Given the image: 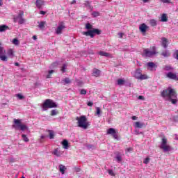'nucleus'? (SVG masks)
Segmentation results:
<instances>
[{
	"instance_id": "1",
	"label": "nucleus",
	"mask_w": 178,
	"mask_h": 178,
	"mask_svg": "<svg viewBox=\"0 0 178 178\" xmlns=\"http://www.w3.org/2000/svg\"><path fill=\"white\" fill-rule=\"evenodd\" d=\"M161 95L163 98H168L169 102H171L172 105H176L178 102L177 92H176V90L172 88V87H168L163 90Z\"/></svg>"
},
{
	"instance_id": "2",
	"label": "nucleus",
	"mask_w": 178,
	"mask_h": 178,
	"mask_svg": "<svg viewBox=\"0 0 178 178\" xmlns=\"http://www.w3.org/2000/svg\"><path fill=\"white\" fill-rule=\"evenodd\" d=\"M76 120H77L78 127L83 129V130H87L91 124L87 120L86 115H81L80 117H76Z\"/></svg>"
},
{
	"instance_id": "3",
	"label": "nucleus",
	"mask_w": 178,
	"mask_h": 178,
	"mask_svg": "<svg viewBox=\"0 0 178 178\" xmlns=\"http://www.w3.org/2000/svg\"><path fill=\"white\" fill-rule=\"evenodd\" d=\"M13 127L15 129V130H22V131H24V130H29V127L27 125L22 123V120L20 119H13Z\"/></svg>"
},
{
	"instance_id": "4",
	"label": "nucleus",
	"mask_w": 178,
	"mask_h": 178,
	"mask_svg": "<svg viewBox=\"0 0 178 178\" xmlns=\"http://www.w3.org/2000/svg\"><path fill=\"white\" fill-rule=\"evenodd\" d=\"M160 149H162L163 152H169V151L172 149L170 145L168 144V138L165 136L161 138Z\"/></svg>"
},
{
	"instance_id": "5",
	"label": "nucleus",
	"mask_w": 178,
	"mask_h": 178,
	"mask_svg": "<svg viewBox=\"0 0 178 178\" xmlns=\"http://www.w3.org/2000/svg\"><path fill=\"white\" fill-rule=\"evenodd\" d=\"M42 108L47 111V109H51V108H58V105L52 99H47L42 105Z\"/></svg>"
},
{
	"instance_id": "6",
	"label": "nucleus",
	"mask_w": 178,
	"mask_h": 178,
	"mask_svg": "<svg viewBox=\"0 0 178 178\" xmlns=\"http://www.w3.org/2000/svg\"><path fill=\"white\" fill-rule=\"evenodd\" d=\"M102 31L98 29H93L92 30H88V31L82 32L83 35H86V37H90V38H94L95 34L99 35Z\"/></svg>"
},
{
	"instance_id": "7",
	"label": "nucleus",
	"mask_w": 178,
	"mask_h": 178,
	"mask_svg": "<svg viewBox=\"0 0 178 178\" xmlns=\"http://www.w3.org/2000/svg\"><path fill=\"white\" fill-rule=\"evenodd\" d=\"M150 49H152V51L149 50V49H145L143 50V56H146L147 58H151V56H152L153 55H156V47L153 46L150 47Z\"/></svg>"
},
{
	"instance_id": "8",
	"label": "nucleus",
	"mask_w": 178,
	"mask_h": 178,
	"mask_svg": "<svg viewBox=\"0 0 178 178\" xmlns=\"http://www.w3.org/2000/svg\"><path fill=\"white\" fill-rule=\"evenodd\" d=\"M0 59L3 62L8 61V56H6V50L2 47V42H0Z\"/></svg>"
},
{
	"instance_id": "9",
	"label": "nucleus",
	"mask_w": 178,
	"mask_h": 178,
	"mask_svg": "<svg viewBox=\"0 0 178 178\" xmlns=\"http://www.w3.org/2000/svg\"><path fill=\"white\" fill-rule=\"evenodd\" d=\"M107 134H111V136H113V138H115V140H118V131H116V129H113V128H110L107 130Z\"/></svg>"
},
{
	"instance_id": "10",
	"label": "nucleus",
	"mask_w": 178,
	"mask_h": 178,
	"mask_svg": "<svg viewBox=\"0 0 178 178\" xmlns=\"http://www.w3.org/2000/svg\"><path fill=\"white\" fill-rule=\"evenodd\" d=\"M149 29V26H147L145 24H141L139 26V30L140 32H142L143 34H145L147 33V31H148Z\"/></svg>"
},
{
	"instance_id": "11",
	"label": "nucleus",
	"mask_w": 178,
	"mask_h": 178,
	"mask_svg": "<svg viewBox=\"0 0 178 178\" xmlns=\"http://www.w3.org/2000/svg\"><path fill=\"white\" fill-rule=\"evenodd\" d=\"M64 29H66V26L65 24H63V23L58 24V26L56 29V34H62V31H63Z\"/></svg>"
},
{
	"instance_id": "12",
	"label": "nucleus",
	"mask_w": 178,
	"mask_h": 178,
	"mask_svg": "<svg viewBox=\"0 0 178 178\" xmlns=\"http://www.w3.org/2000/svg\"><path fill=\"white\" fill-rule=\"evenodd\" d=\"M166 77H168V79H170V80H177V74L170 72L166 74Z\"/></svg>"
},
{
	"instance_id": "13",
	"label": "nucleus",
	"mask_w": 178,
	"mask_h": 178,
	"mask_svg": "<svg viewBox=\"0 0 178 178\" xmlns=\"http://www.w3.org/2000/svg\"><path fill=\"white\" fill-rule=\"evenodd\" d=\"M160 55L163 56V58H169V56L171 55V53L170 51L165 49L161 52Z\"/></svg>"
},
{
	"instance_id": "14",
	"label": "nucleus",
	"mask_w": 178,
	"mask_h": 178,
	"mask_svg": "<svg viewBox=\"0 0 178 178\" xmlns=\"http://www.w3.org/2000/svg\"><path fill=\"white\" fill-rule=\"evenodd\" d=\"M92 76L94 77H99V76H101V70L94 68L92 70Z\"/></svg>"
},
{
	"instance_id": "15",
	"label": "nucleus",
	"mask_w": 178,
	"mask_h": 178,
	"mask_svg": "<svg viewBox=\"0 0 178 178\" xmlns=\"http://www.w3.org/2000/svg\"><path fill=\"white\" fill-rule=\"evenodd\" d=\"M35 3L38 9H41L44 6V0H36Z\"/></svg>"
},
{
	"instance_id": "16",
	"label": "nucleus",
	"mask_w": 178,
	"mask_h": 178,
	"mask_svg": "<svg viewBox=\"0 0 178 178\" xmlns=\"http://www.w3.org/2000/svg\"><path fill=\"white\" fill-rule=\"evenodd\" d=\"M169 40L166 38H161V45L163 48H168V43Z\"/></svg>"
},
{
	"instance_id": "17",
	"label": "nucleus",
	"mask_w": 178,
	"mask_h": 178,
	"mask_svg": "<svg viewBox=\"0 0 178 178\" xmlns=\"http://www.w3.org/2000/svg\"><path fill=\"white\" fill-rule=\"evenodd\" d=\"M38 27H39V29H40L41 30H44V29H45V24H47V22L45 21H41L40 22H38Z\"/></svg>"
},
{
	"instance_id": "18",
	"label": "nucleus",
	"mask_w": 178,
	"mask_h": 178,
	"mask_svg": "<svg viewBox=\"0 0 178 178\" xmlns=\"http://www.w3.org/2000/svg\"><path fill=\"white\" fill-rule=\"evenodd\" d=\"M145 124L143 122H135L134 127L137 129H143Z\"/></svg>"
},
{
	"instance_id": "19",
	"label": "nucleus",
	"mask_w": 178,
	"mask_h": 178,
	"mask_svg": "<svg viewBox=\"0 0 178 178\" xmlns=\"http://www.w3.org/2000/svg\"><path fill=\"white\" fill-rule=\"evenodd\" d=\"M62 145L65 149H67V148H69V142L67 140H63L62 142Z\"/></svg>"
},
{
	"instance_id": "20",
	"label": "nucleus",
	"mask_w": 178,
	"mask_h": 178,
	"mask_svg": "<svg viewBox=\"0 0 178 178\" xmlns=\"http://www.w3.org/2000/svg\"><path fill=\"white\" fill-rule=\"evenodd\" d=\"M7 55L10 57V58H13V56H15V51H13V49H10L7 51Z\"/></svg>"
},
{
	"instance_id": "21",
	"label": "nucleus",
	"mask_w": 178,
	"mask_h": 178,
	"mask_svg": "<svg viewBox=\"0 0 178 178\" xmlns=\"http://www.w3.org/2000/svg\"><path fill=\"white\" fill-rule=\"evenodd\" d=\"M141 74H142L141 70H137L135 72V77H136V79H137V80H138V79L141 76Z\"/></svg>"
},
{
	"instance_id": "22",
	"label": "nucleus",
	"mask_w": 178,
	"mask_h": 178,
	"mask_svg": "<svg viewBox=\"0 0 178 178\" xmlns=\"http://www.w3.org/2000/svg\"><path fill=\"white\" fill-rule=\"evenodd\" d=\"M6 30H9V26L6 25L0 26V33H3V31H6Z\"/></svg>"
},
{
	"instance_id": "23",
	"label": "nucleus",
	"mask_w": 178,
	"mask_h": 178,
	"mask_svg": "<svg viewBox=\"0 0 178 178\" xmlns=\"http://www.w3.org/2000/svg\"><path fill=\"white\" fill-rule=\"evenodd\" d=\"M15 19H16V20H18V23L19 24H23L26 22V19L24 18H23V17H17Z\"/></svg>"
},
{
	"instance_id": "24",
	"label": "nucleus",
	"mask_w": 178,
	"mask_h": 178,
	"mask_svg": "<svg viewBox=\"0 0 178 178\" xmlns=\"http://www.w3.org/2000/svg\"><path fill=\"white\" fill-rule=\"evenodd\" d=\"M147 65L148 67H150V70H153L154 67H156V65L153 62H149Z\"/></svg>"
},
{
	"instance_id": "25",
	"label": "nucleus",
	"mask_w": 178,
	"mask_h": 178,
	"mask_svg": "<svg viewBox=\"0 0 178 178\" xmlns=\"http://www.w3.org/2000/svg\"><path fill=\"white\" fill-rule=\"evenodd\" d=\"M60 172L62 173V175H65V170H66V167L63 165H59Z\"/></svg>"
},
{
	"instance_id": "26",
	"label": "nucleus",
	"mask_w": 178,
	"mask_h": 178,
	"mask_svg": "<svg viewBox=\"0 0 178 178\" xmlns=\"http://www.w3.org/2000/svg\"><path fill=\"white\" fill-rule=\"evenodd\" d=\"M53 154L56 155V156H60L62 154L60 153V151H59L58 149H55L53 152Z\"/></svg>"
},
{
	"instance_id": "27",
	"label": "nucleus",
	"mask_w": 178,
	"mask_h": 178,
	"mask_svg": "<svg viewBox=\"0 0 178 178\" xmlns=\"http://www.w3.org/2000/svg\"><path fill=\"white\" fill-rule=\"evenodd\" d=\"M98 54L100 55V56H106V58H108V56H109V53H106L105 51H99Z\"/></svg>"
},
{
	"instance_id": "28",
	"label": "nucleus",
	"mask_w": 178,
	"mask_h": 178,
	"mask_svg": "<svg viewBox=\"0 0 178 178\" xmlns=\"http://www.w3.org/2000/svg\"><path fill=\"white\" fill-rule=\"evenodd\" d=\"M148 79V75L147 74H141L140 76H139V79L138 80H147Z\"/></svg>"
},
{
	"instance_id": "29",
	"label": "nucleus",
	"mask_w": 178,
	"mask_h": 178,
	"mask_svg": "<svg viewBox=\"0 0 178 178\" xmlns=\"http://www.w3.org/2000/svg\"><path fill=\"white\" fill-rule=\"evenodd\" d=\"M22 137L23 138V141H24L25 143H29V141H30V139H29V138L27 137V135L22 134Z\"/></svg>"
},
{
	"instance_id": "30",
	"label": "nucleus",
	"mask_w": 178,
	"mask_h": 178,
	"mask_svg": "<svg viewBox=\"0 0 178 178\" xmlns=\"http://www.w3.org/2000/svg\"><path fill=\"white\" fill-rule=\"evenodd\" d=\"M149 24L152 26V27H155V26L157 24L156 21L155 19H150Z\"/></svg>"
},
{
	"instance_id": "31",
	"label": "nucleus",
	"mask_w": 178,
	"mask_h": 178,
	"mask_svg": "<svg viewBox=\"0 0 178 178\" xmlns=\"http://www.w3.org/2000/svg\"><path fill=\"white\" fill-rule=\"evenodd\" d=\"M161 22H168V15L163 14L161 16Z\"/></svg>"
},
{
	"instance_id": "32",
	"label": "nucleus",
	"mask_w": 178,
	"mask_h": 178,
	"mask_svg": "<svg viewBox=\"0 0 178 178\" xmlns=\"http://www.w3.org/2000/svg\"><path fill=\"white\" fill-rule=\"evenodd\" d=\"M86 29L87 30H92V25H91V24H90V23H87L86 24Z\"/></svg>"
},
{
	"instance_id": "33",
	"label": "nucleus",
	"mask_w": 178,
	"mask_h": 178,
	"mask_svg": "<svg viewBox=\"0 0 178 178\" xmlns=\"http://www.w3.org/2000/svg\"><path fill=\"white\" fill-rule=\"evenodd\" d=\"M117 83L118 86H123L124 84V80L120 79L117 81Z\"/></svg>"
},
{
	"instance_id": "34",
	"label": "nucleus",
	"mask_w": 178,
	"mask_h": 178,
	"mask_svg": "<svg viewBox=\"0 0 178 178\" xmlns=\"http://www.w3.org/2000/svg\"><path fill=\"white\" fill-rule=\"evenodd\" d=\"M165 70H166L167 72H169V70H172L173 68L172 67V66L170 65H165L164 67Z\"/></svg>"
},
{
	"instance_id": "35",
	"label": "nucleus",
	"mask_w": 178,
	"mask_h": 178,
	"mask_svg": "<svg viewBox=\"0 0 178 178\" xmlns=\"http://www.w3.org/2000/svg\"><path fill=\"white\" fill-rule=\"evenodd\" d=\"M57 114H58V111L56 110H52L51 111V116H56Z\"/></svg>"
},
{
	"instance_id": "36",
	"label": "nucleus",
	"mask_w": 178,
	"mask_h": 178,
	"mask_svg": "<svg viewBox=\"0 0 178 178\" xmlns=\"http://www.w3.org/2000/svg\"><path fill=\"white\" fill-rule=\"evenodd\" d=\"M66 64H63L60 70L62 72V73H65V72H66Z\"/></svg>"
},
{
	"instance_id": "37",
	"label": "nucleus",
	"mask_w": 178,
	"mask_h": 178,
	"mask_svg": "<svg viewBox=\"0 0 178 178\" xmlns=\"http://www.w3.org/2000/svg\"><path fill=\"white\" fill-rule=\"evenodd\" d=\"M49 138H50V140H52L55 136V135H54V131H49Z\"/></svg>"
},
{
	"instance_id": "38",
	"label": "nucleus",
	"mask_w": 178,
	"mask_h": 178,
	"mask_svg": "<svg viewBox=\"0 0 178 178\" xmlns=\"http://www.w3.org/2000/svg\"><path fill=\"white\" fill-rule=\"evenodd\" d=\"M63 81H65V84H70L71 83L70 79L69 78H65Z\"/></svg>"
},
{
	"instance_id": "39",
	"label": "nucleus",
	"mask_w": 178,
	"mask_h": 178,
	"mask_svg": "<svg viewBox=\"0 0 178 178\" xmlns=\"http://www.w3.org/2000/svg\"><path fill=\"white\" fill-rule=\"evenodd\" d=\"M149 160H150V159L149 157H147L144 160L143 163H145V165H148V163H149Z\"/></svg>"
},
{
	"instance_id": "40",
	"label": "nucleus",
	"mask_w": 178,
	"mask_h": 178,
	"mask_svg": "<svg viewBox=\"0 0 178 178\" xmlns=\"http://www.w3.org/2000/svg\"><path fill=\"white\" fill-rule=\"evenodd\" d=\"M86 94H87V90H86L85 89L81 90V91H80L81 95H86Z\"/></svg>"
},
{
	"instance_id": "41",
	"label": "nucleus",
	"mask_w": 178,
	"mask_h": 178,
	"mask_svg": "<svg viewBox=\"0 0 178 178\" xmlns=\"http://www.w3.org/2000/svg\"><path fill=\"white\" fill-rule=\"evenodd\" d=\"M24 16V12L20 11L17 17H23Z\"/></svg>"
},
{
	"instance_id": "42",
	"label": "nucleus",
	"mask_w": 178,
	"mask_h": 178,
	"mask_svg": "<svg viewBox=\"0 0 178 178\" xmlns=\"http://www.w3.org/2000/svg\"><path fill=\"white\" fill-rule=\"evenodd\" d=\"M13 42L15 45H19V40L16 38L13 39Z\"/></svg>"
},
{
	"instance_id": "43",
	"label": "nucleus",
	"mask_w": 178,
	"mask_h": 178,
	"mask_svg": "<svg viewBox=\"0 0 178 178\" xmlns=\"http://www.w3.org/2000/svg\"><path fill=\"white\" fill-rule=\"evenodd\" d=\"M54 70H49V74L47 76V79H51V74L54 73Z\"/></svg>"
},
{
	"instance_id": "44",
	"label": "nucleus",
	"mask_w": 178,
	"mask_h": 178,
	"mask_svg": "<svg viewBox=\"0 0 178 178\" xmlns=\"http://www.w3.org/2000/svg\"><path fill=\"white\" fill-rule=\"evenodd\" d=\"M84 5L87 7H90V6H91V3L88 1H86L84 3Z\"/></svg>"
},
{
	"instance_id": "45",
	"label": "nucleus",
	"mask_w": 178,
	"mask_h": 178,
	"mask_svg": "<svg viewBox=\"0 0 178 178\" xmlns=\"http://www.w3.org/2000/svg\"><path fill=\"white\" fill-rule=\"evenodd\" d=\"M96 111L97 115H101V108L99 107H97Z\"/></svg>"
},
{
	"instance_id": "46",
	"label": "nucleus",
	"mask_w": 178,
	"mask_h": 178,
	"mask_svg": "<svg viewBox=\"0 0 178 178\" xmlns=\"http://www.w3.org/2000/svg\"><path fill=\"white\" fill-rule=\"evenodd\" d=\"M108 175H110L111 176H115V173L113 172V170H108Z\"/></svg>"
},
{
	"instance_id": "47",
	"label": "nucleus",
	"mask_w": 178,
	"mask_h": 178,
	"mask_svg": "<svg viewBox=\"0 0 178 178\" xmlns=\"http://www.w3.org/2000/svg\"><path fill=\"white\" fill-rule=\"evenodd\" d=\"M116 159H117V161H118V162H122V156L118 155V156H116Z\"/></svg>"
},
{
	"instance_id": "48",
	"label": "nucleus",
	"mask_w": 178,
	"mask_h": 178,
	"mask_svg": "<svg viewBox=\"0 0 178 178\" xmlns=\"http://www.w3.org/2000/svg\"><path fill=\"white\" fill-rule=\"evenodd\" d=\"M17 97L19 98V99H23L24 98V96L22 95L21 94H17Z\"/></svg>"
},
{
	"instance_id": "49",
	"label": "nucleus",
	"mask_w": 178,
	"mask_h": 178,
	"mask_svg": "<svg viewBox=\"0 0 178 178\" xmlns=\"http://www.w3.org/2000/svg\"><path fill=\"white\" fill-rule=\"evenodd\" d=\"M163 3H170V0H160Z\"/></svg>"
},
{
	"instance_id": "50",
	"label": "nucleus",
	"mask_w": 178,
	"mask_h": 178,
	"mask_svg": "<svg viewBox=\"0 0 178 178\" xmlns=\"http://www.w3.org/2000/svg\"><path fill=\"white\" fill-rule=\"evenodd\" d=\"M93 16L95 17H97V16H99V13H98V12L93 13Z\"/></svg>"
},
{
	"instance_id": "51",
	"label": "nucleus",
	"mask_w": 178,
	"mask_h": 178,
	"mask_svg": "<svg viewBox=\"0 0 178 178\" xmlns=\"http://www.w3.org/2000/svg\"><path fill=\"white\" fill-rule=\"evenodd\" d=\"M88 106H92V105H94V103L92 102H89L87 104Z\"/></svg>"
},
{
	"instance_id": "52",
	"label": "nucleus",
	"mask_w": 178,
	"mask_h": 178,
	"mask_svg": "<svg viewBox=\"0 0 178 178\" xmlns=\"http://www.w3.org/2000/svg\"><path fill=\"white\" fill-rule=\"evenodd\" d=\"M118 35H119L120 38H123L124 33H119Z\"/></svg>"
},
{
	"instance_id": "53",
	"label": "nucleus",
	"mask_w": 178,
	"mask_h": 178,
	"mask_svg": "<svg viewBox=\"0 0 178 178\" xmlns=\"http://www.w3.org/2000/svg\"><path fill=\"white\" fill-rule=\"evenodd\" d=\"M131 119H132V120H137V119H138V118L136 115H134L131 117Z\"/></svg>"
},
{
	"instance_id": "54",
	"label": "nucleus",
	"mask_w": 178,
	"mask_h": 178,
	"mask_svg": "<svg viewBox=\"0 0 178 178\" xmlns=\"http://www.w3.org/2000/svg\"><path fill=\"white\" fill-rule=\"evenodd\" d=\"M127 152H131V151H133V148L129 147L127 149Z\"/></svg>"
},
{
	"instance_id": "55",
	"label": "nucleus",
	"mask_w": 178,
	"mask_h": 178,
	"mask_svg": "<svg viewBox=\"0 0 178 178\" xmlns=\"http://www.w3.org/2000/svg\"><path fill=\"white\" fill-rule=\"evenodd\" d=\"M138 99L144 100V96H141V95L138 96Z\"/></svg>"
},
{
	"instance_id": "56",
	"label": "nucleus",
	"mask_w": 178,
	"mask_h": 178,
	"mask_svg": "<svg viewBox=\"0 0 178 178\" xmlns=\"http://www.w3.org/2000/svg\"><path fill=\"white\" fill-rule=\"evenodd\" d=\"M45 13H47L45 11H43V10H41L40 12V15H45Z\"/></svg>"
},
{
	"instance_id": "57",
	"label": "nucleus",
	"mask_w": 178,
	"mask_h": 178,
	"mask_svg": "<svg viewBox=\"0 0 178 178\" xmlns=\"http://www.w3.org/2000/svg\"><path fill=\"white\" fill-rule=\"evenodd\" d=\"M175 54H176V59H177L178 60V50L176 51Z\"/></svg>"
},
{
	"instance_id": "58",
	"label": "nucleus",
	"mask_w": 178,
	"mask_h": 178,
	"mask_svg": "<svg viewBox=\"0 0 178 178\" xmlns=\"http://www.w3.org/2000/svg\"><path fill=\"white\" fill-rule=\"evenodd\" d=\"M74 3H76V0H72L71 5H74Z\"/></svg>"
},
{
	"instance_id": "59",
	"label": "nucleus",
	"mask_w": 178,
	"mask_h": 178,
	"mask_svg": "<svg viewBox=\"0 0 178 178\" xmlns=\"http://www.w3.org/2000/svg\"><path fill=\"white\" fill-rule=\"evenodd\" d=\"M20 64H19V63H15V66H19Z\"/></svg>"
},
{
	"instance_id": "60",
	"label": "nucleus",
	"mask_w": 178,
	"mask_h": 178,
	"mask_svg": "<svg viewBox=\"0 0 178 178\" xmlns=\"http://www.w3.org/2000/svg\"><path fill=\"white\" fill-rule=\"evenodd\" d=\"M33 38L34 40H37V36H36V35H33Z\"/></svg>"
},
{
	"instance_id": "61",
	"label": "nucleus",
	"mask_w": 178,
	"mask_h": 178,
	"mask_svg": "<svg viewBox=\"0 0 178 178\" xmlns=\"http://www.w3.org/2000/svg\"><path fill=\"white\" fill-rule=\"evenodd\" d=\"M0 6H2V0H0Z\"/></svg>"
},
{
	"instance_id": "62",
	"label": "nucleus",
	"mask_w": 178,
	"mask_h": 178,
	"mask_svg": "<svg viewBox=\"0 0 178 178\" xmlns=\"http://www.w3.org/2000/svg\"><path fill=\"white\" fill-rule=\"evenodd\" d=\"M41 138H45V136H41Z\"/></svg>"
},
{
	"instance_id": "63",
	"label": "nucleus",
	"mask_w": 178,
	"mask_h": 178,
	"mask_svg": "<svg viewBox=\"0 0 178 178\" xmlns=\"http://www.w3.org/2000/svg\"><path fill=\"white\" fill-rule=\"evenodd\" d=\"M148 0H143V2H147Z\"/></svg>"
},
{
	"instance_id": "64",
	"label": "nucleus",
	"mask_w": 178,
	"mask_h": 178,
	"mask_svg": "<svg viewBox=\"0 0 178 178\" xmlns=\"http://www.w3.org/2000/svg\"><path fill=\"white\" fill-rule=\"evenodd\" d=\"M22 178H25L24 177H22Z\"/></svg>"
}]
</instances>
